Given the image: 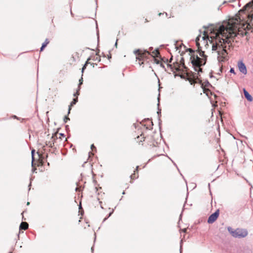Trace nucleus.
<instances>
[{
    "label": "nucleus",
    "mask_w": 253,
    "mask_h": 253,
    "mask_svg": "<svg viewBox=\"0 0 253 253\" xmlns=\"http://www.w3.org/2000/svg\"><path fill=\"white\" fill-rule=\"evenodd\" d=\"M90 154H93L91 152H89V155H90Z\"/></svg>",
    "instance_id": "72a5a7b5"
},
{
    "label": "nucleus",
    "mask_w": 253,
    "mask_h": 253,
    "mask_svg": "<svg viewBox=\"0 0 253 253\" xmlns=\"http://www.w3.org/2000/svg\"><path fill=\"white\" fill-rule=\"evenodd\" d=\"M28 224L26 222H22L19 226L20 231L21 230H26L28 228Z\"/></svg>",
    "instance_id": "9d476101"
},
{
    "label": "nucleus",
    "mask_w": 253,
    "mask_h": 253,
    "mask_svg": "<svg viewBox=\"0 0 253 253\" xmlns=\"http://www.w3.org/2000/svg\"><path fill=\"white\" fill-rule=\"evenodd\" d=\"M69 120H70V119L68 117L65 116L64 119V121L65 123H66L67 122V121Z\"/></svg>",
    "instance_id": "412c9836"
},
{
    "label": "nucleus",
    "mask_w": 253,
    "mask_h": 253,
    "mask_svg": "<svg viewBox=\"0 0 253 253\" xmlns=\"http://www.w3.org/2000/svg\"><path fill=\"white\" fill-rule=\"evenodd\" d=\"M83 79L82 77L79 80V85H78V90H77V92L74 94V96H77L80 94L79 90L81 88V86L83 84Z\"/></svg>",
    "instance_id": "f8f14e48"
},
{
    "label": "nucleus",
    "mask_w": 253,
    "mask_h": 253,
    "mask_svg": "<svg viewBox=\"0 0 253 253\" xmlns=\"http://www.w3.org/2000/svg\"><path fill=\"white\" fill-rule=\"evenodd\" d=\"M246 7L248 8V12H250L253 11V0L246 5Z\"/></svg>",
    "instance_id": "9b49d317"
},
{
    "label": "nucleus",
    "mask_w": 253,
    "mask_h": 253,
    "mask_svg": "<svg viewBox=\"0 0 253 253\" xmlns=\"http://www.w3.org/2000/svg\"><path fill=\"white\" fill-rule=\"evenodd\" d=\"M199 39V37L196 39V45L198 47L197 52H198L200 56L195 54V51L192 49L189 48L188 49L191 55L190 61L195 71L198 72H202V69L201 67L206 64L207 60V56L205 54V51H203L200 46V43L198 42Z\"/></svg>",
    "instance_id": "f03ea898"
},
{
    "label": "nucleus",
    "mask_w": 253,
    "mask_h": 253,
    "mask_svg": "<svg viewBox=\"0 0 253 253\" xmlns=\"http://www.w3.org/2000/svg\"><path fill=\"white\" fill-rule=\"evenodd\" d=\"M186 230H187V229L186 228H185V229H183L182 231H183V232H186Z\"/></svg>",
    "instance_id": "c756f323"
},
{
    "label": "nucleus",
    "mask_w": 253,
    "mask_h": 253,
    "mask_svg": "<svg viewBox=\"0 0 253 253\" xmlns=\"http://www.w3.org/2000/svg\"><path fill=\"white\" fill-rule=\"evenodd\" d=\"M228 229L232 235L235 238H244L246 237L248 234V232L246 229L237 228L236 230L233 231L231 227H229Z\"/></svg>",
    "instance_id": "7ed1b4c3"
},
{
    "label": "nucleus",
    "mask_w": 253,
    "mask_h": 253,
    "mask_svg": "<svg viewBox=\"0 0 253 253\" xmlns=\"http://www.w3.org/2000/svg\"><path fill=\"white\" fill-rule=\"evenodd\" d=\"M78 96V95L76 96L77 97L75 98H74L73 99V100L71 102L70 105L69 106L68 114H69L70 113V111L71 110L72 106H73V105H75L77 103V102H78V97H77Z\"/></svg>",
    "instance_id": "1a4fd4ad"
},
{
    "label": "nucleus",
    "mask_w": 253,
    "mask_h": 253,
    "mask_svg": "<svg viewBox=\"0 0 253 253\" xmlns=\"http://www.w3.org/2000/svg\"><path fill=\"white\" fill-rule=\"evenodd\" d=\"M134 54L136 55V59L139 61V65H142L143 64V61L144 59L148 58V56L151 53L147 50L143 51L140 49H137L134 51Z\"/></svg>",
    "instance_id": "20e7f679"
},
{
    "label": "nucleus",
    "mask_w": 253,
    "mask_h": 253,
    "mask_svg": "<svg viewBox=\"0 0 253 253\" xmlns=\"http://www.w3.org/2000/svg\"><path fill=\"white\" fill-rule=\"evenodd\" d=\"M180 62L181 63V64L182 65V67L184 68V69H186V67L185 66V65H184V59L183 58H182L181 59V61H180Z\"/></svg>",
    "instance_id": "dca6fc26"
},
{
    "label": "nucleus",
    "mask_w": 253,
    "mask_h": 253,
    "mask_svg": "<svg viewBox=\"0 0 253 253\" xmlns=\"http://www.w3.org/2000/svg\"><path fill=\"white\" fill-rule=\"evenodd\" d=\"M59 134H60V136H62V137H65V135H64V133H60Z\"/></svg>",
    "instance_id": "393cba45"
},
{
    "label": "nucleus",
    "mask_w": 253,
    "mask_h": 253,
    "mask_svg": "<svg viewBox=\"0 0 253 253\" xmlns=\"http://www.w3.org/2000/svg\"><path fill=\"white\" fill-rule=\"evenodd\" d=\"M31 186V184L30 183V184L29 185V187Z\"/></svg>",
    "instance_id": "58836bf2"
},
{
    "label": "nucleus",
    "mask_w": 253,
    "mask_h": 253,
    "mask_svg": "<svg viewBox=\"0 0 253 253\" xmlns=\"http://www.w3.org/2000/svg\"><path fill=\"white\" fill-rule=\"evenodd\" d=\"M57 138V134L55 133L51 137V139L53 140L52 142L49 141L48 143H46V145L49 147L53 148L54 146V144L56 142Z\"/></svg>",
    "instance_id": "0eeeda50"
},
{
    "label": "nucleus",
    "mask_w": 253,
    "mask_h": 253,
    "mask_svg": "<svg viewBox=\"0 0 253 253\" xmlns=\"http://www.w3.org/2000/svg\"><path fill=\"white\" fill-rule=\"evenodd\" d=\"M81 190V187H77L76 188V191H80Z\"/></svg>",
    "instance_id": "b1692460"
},
{
    "label": "nucleus",
    "mask_w": 253,
    "mask_h": 253,
    "mask_svg": "<svg viewBox=\"0 0 253 253\" xmlns=\"http://www.w3.org/2000/svg\"><path fill=\"white\" fill-rule=\"evenodd\" d=\"M130 178H131V179H135V178H137V177H138V176L136 177V176H135V173H133V174H132L130 175Z\"/></svg>",
    "instance_id": "6ab92c4d"
},
{
    "label": "nucleus",
    "mask_w": 253,
    "mask_h": 253,
    "mask_svg": "<svg viewBox=\"0 0 253 253\" xmlns=\"http://www.w3.org/2000/svg\"><path fill=\"white\" fill-rule=\"evenodd\" d=\"M243 93L245 97L247 99V100L250 102H252L253 100V98L251 95L248 92V91L244 88L243 89Z\"/></svg>",
    "instance_id": "6e6552de"
},
{
    "label": "nucleus",
    "mask_w": 253,
    "mask_h": 253,
    "mask_svg": "<svg viewBox=\"0 0 253 253\" xmlns=\"http://www.w3.org/2000/svg\"><path fill=\"white\" fill-rule=\"evenodd\" d=\"M219 214V210H216L214 213H212L208 218V223L211 224L213 223L218 218Z\"/></svg>",
    "instance_id": "39448f33"
},
{
    "label": "nucleus",
    "mask_w": 253,
    "mask_h": 253,
    "mask_svg": "<svg viewBox=\"0 0 253 253\" xmlns=\"http://www.w3.org/2000/svg\"><path fill=\"white\" fill-rule=\"evenodd\" d=\"M113 211H114V210H113L112 211L109 213L108 216L104 219L103 221H105L108 218H109L112 215V214L113 213Z\"/></svg>",
    "instance_id": "4468645a"
},
{
    "label": "nucleus",
    "mask_w": 253,
    "mask_h": 253,
    "mask_svg": "<svg viewBox=\"0 0 253 253\" xmlns=\"http://www.w3.org/2000/svg\"><path fill=\"white\" fill-rule=\"evenodd\" d=\"M91 149L92 151H94V150H95V151H96V147H95V146L94 145V144H92L91 145Z\"/></svg>",
    "instance_id": "aec40b11"
},
{
    "label": "nucleus",
    "mask_w": 253,
    "mask_h": 253,
    "mask_svg": "<svg viewBox=\"0 0 253 253\" xmlns=\"http://www.w3.org/2000/svg\"><path fill=\"white\" fill-rule=\"evenodd\" d=\"M209 30H210V32H211V29L209 30V29L208 28L207 30H205V31H204V35L205 36H206V35H208V32H209Z\"/></svg>",
    "instance_id": "f3484780"
},
{
    "label": "nucleus",
    "mask_w": 253,
    "mask_h": 253,
    "mask_svg": "<svg viewBox=\"0 0 253 253\" xmlns=\"http://www.w3.org/2000/svg\"><path fill=\"white\" fill-rule=\"evenodd\" d=\"M143 138V140H142L141 139V140H140V141H141V142H142V141H144V137H143V138Z\"/></svg>",
    "instance_id": "7c9ffc66"
},
{
    "label": "nucleus",
    "mask_w": 253,
    "mask_h": 253,
    "mask_svg": "<svg viewBox=\"0 0 253 253\" xmlns=\"http://www.w3.org/2000/svg\"><path fill=\"white\" fill-rule=\"evenodd\" d=\"M157 113H158V115L159 116V115L161 114V110L158 111Z\"/></svg>",
    "instance_id": "c85d7f7f"
},
{
    "label": "nucleus",
    "mask_w": 253,
    "mask_h": 253,
    "mask_svg": "<svg viewBox=\"0 0 253 253\" xmlns=\"http://www.w3.org/2000/svg\"><path fill=\"white\" fill-rule=\"evenodd\" d=\"M230 72L231 73L235 74L234 69L233 68H231L230 70Z\"/></svg>",
    "instance_id": "4be33fe9"
},
{
    "label": "nucleus",
    "mask_w": 253,
    "mask_h": 253,
    "mask_svg": "<svg viewBox=\"0 0 253 253\" xmlns=\"http://www.w3.org/2000/svg\"><path fill=\"white\" fill-rule=\"evenodd\" d=\"M35 150H32V163L33 162L34 160V154H35Z\"/></svg>",
    "instance_id": "a211bd4d"
},
{
    "label": "nucleus",
    "mask_w": 253,
    "mask_h": 253,
    "mask_svg": "<svg viewBox=\"0 0 253 253\" xmlns=\"http://www.w3.org/2000/svg\"><path fill=\"white\" fill-rule=\"evenodd\" d=\"M138 168H139V167H138V166H137V167H136V169L135 170H134V172H135V171H138Z\"/></svg>",
    "instance_id": "cd10ccee"
},
{
    "label": "nucleus",
    "mask_w": 253,
    "mask_h": 253,
    "mask_svg": "<svg viewBox=\"0 0 253 253\" xmlns=\"http://www.w3.org/2000/svg\"><path fill=\"white\" fill-rule=\"evenodd\" d=\"M44 44H42V47H41L40 51H42L45 48Z\"/></svg>",
    "instance_id": "5701e85b"
},
{
    "label": "nucleus",
    "mask_w": 253,
    "mask_h": 253,
    "mask_svg": "<svg viewBox=\"0 0 253 253\" xmlns=\"http://www.w3.org/2000/svg\"><path fill=\"white\" fill-rule=\"evenodd\" d=\"M226 2V1H224L223 2V4H224V3H225Z\"/></svg>",
    "instance_id": "ea45409f"
},
{
    "label": "nucleus",
    "mask_w": 253,
    "mask_h": 253,
    "mask_svg": "<svg viewBox=\"0 0 253 253\" xmlns=\"http://www.w3.org/2000/svg\"><path fill=\"white\" fill-rule=\"evenodd\" d=\"M171 68H172V65H169Z\"/></svg>",
    "instance_id": "2f4dec72"
},
{
    "label": "nucleus",
    "mask_w": 253,
    "mask_h": 253,
    "mask_svg": "<svg viewBox=\"0 0 253 253\" xmlns=\"http://www.w3.org/2000/svg\"><path fill=\"white\" fill-rule=\"evenodd\" d=\"M14 118H17V117L16 116H14L13 117Z\"/></svg>",
    "instance_id": "c9c22d12"
},
{
    "label": "nucleus",
    "mask_w": 253,
    "mask_h": 253,
    "mask_svg": "<svg viewBox=\"0 0 253 253\" xmlns=\"http://www.w3.org/2000/svg\"><path fill=\"white\" fill-rule=\"evenodd\" d=\"M240 16L237 15L226 25L220 26L218 30L210 37L211 40L209 41L212 43V49L217 51L219 62L228 60V52L224 44L230 43L231 40L237 36L240 27L242 26Z\"/></svg>",
    "instance_id": "f257e3e1"
},
{
    "label": "nucleus",
    "mask_w": 253,
    "mask_h": 253,
    "mask_svg": "<svg viewBox=\"0 0 253 253\" xmlns=\"http://www.w3.org/2000/svg\"><path fill=\"white\" fill-rule=\"evenodd\" d=\"M238 67L239 71L244 75L247 73V70L245 64L242 61H240L238 63Z\"/></svg>",
    "instance_id": "423d86ee"
},
{
    "label": "nucleus",
    "mask_w": 253,
    "mask_h": 253,
    "mask_svg": "<svg viewBox=\"0 0 253 253\" xmlns=\"http://www.w3.org/2000/svg\"><path fill=\"white\" fill-rule=\"evenodd\" d=\"M89 60V58H88V59H87V61H86V62H85V64L84 65V66H83V68H82V73H83V72H84V70L86 69V66H87V64L89 63V62H88V60Z\"/></svg>",
    "instance_id": "ddd939ff"
},
{
    "label": "nucleus",
    "mask_w": 253,
    "mask_h": 253,
    "mask_svg": "<svg viewBox=\"0 0 253 253\" xmlns=\"http://www.w3.org/2000/svg\"><path fill=\"white\" fill-rule=\"evenodd\" d=\"M125 194V191H124V192H123V194Z\"/></svg>",
    "instance_id": "79ce46f5"
},
{
    "label": "nucleus",
    "mask_w": 253,
    "mask_h": 253,
    "mask_svg": "<svg viewBox=\"0 0 253 253\" xmlns=\"http://www.w3.org/2000/svg\"><path fill=\"white\" fill-rule=\"evenodd\" d=\"M204 28L205 29H207V27H206V26H204Z\"/></svg>",
    "instance_id": "a19ab883"
},
{
    "label": "nucleus",
    "mask_w": 253,
    "mask_h": 253,
    "mask_svg": "<svg viewBox=\"0 0 253 253\" xmlns=\"http://www.w3.org/2000/svg\"><path fill=\"white\" fill-rule=\"evenodd\" d=\"M69 129L68 126H66V129L68 130Z\"/></svg>",
    "instance_id": "a878e982"
},
{
    "label": "nucleus",
    "mask_w": 253,
    "mask_h": 253,
    "mask_svg": "<svg viewBox=\"0 0 253 253\" xmlns=\"http://www.w3.org/2000/svg\"><path fill=\"white\" fill-rule=\"evenodd\" d=\"M139 138H140V136H137V139H139Z\"/></svg>",
    "instance_id": "4c0bfd02"
},
{
    "label": "nucleus",
    "mask_w": 253,
    "mask_h": 253,
    "mask_svg": "<svg viewBox=\"0 0 253 253\" xmlns=\"http://www.w3.org/2000/svg\"><path fill=\"white\" fill-rule=\"evenodd\" d=\"M117 41H118V40H117V41H116V42L115 43V46H117Z\"/></svg>",
    "instance_id": "473e14b6"
},
{
    "label": "nucleus",
    "mask_w": 253,
    "mask_h": 253,
    "mask_svg": "<svg viewBox=\"0 0 253 253\" xmlns=\"http://www.w3.org/2000/svg\"><path fill=\"white\" fill-rule=\"evenodd\" d=\"M29 204H30L29 202H28L27 204V205H29Z\"/></svg>",
    "instance_id": "e433bc0d"
},
{
    "label": "nucleus",
    "mask_w": 253,
    "mask_h": 253,
    "mask_svg": "<svg viewBox=\"0 0 253 253\" xmlns=\"http://www.w3.org/2000/svg\"><path fill=\"white\" fill-rule=\"evenodd\" d=\"M91 250H92V251H93V247L91 248Z\"/></svg>",
    "instance_id": "f704fd0d"
},
{
    "label": "nucleus",
    "mask_w": 253,
    "mask_h": 253,
    "mask_svg": "<svg viewBox=\"0 0 253 253\" xmlns=\"http://www.w3.org/2000/svg\"><path fill=\"white\" fill-rule=\"evenodd\" d=\"M49 42V41H48V40L46 39L42 44H44V46L46 47L47 45L48 44Z\"/></svg>",
    "instance_id": "2eb2a0df"
},
{
    "label": "nucleus",
    "mask_w": 253,
    "mask_h": 253,
    "mask_svg": "<svg viewBox=\"0 0 253 253\" xmlns=\"http://www.w3.org/2000/svg\"><path fill=\"white\" fill-rule=\"evenodd\" d=\"M207 86H211V84L209 82H207Z\"/></svg>",
    "instance_id": "bb28decb"
}]
</instances>
